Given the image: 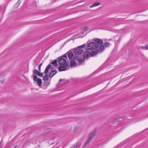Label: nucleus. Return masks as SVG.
Masks as SVG:
<instances>
[{"label": "nucleus", "mask_w": 148, "mask_h": 148, "mask_svg": "<svg viewBox=\"0 0 148 148\" xmlns=\"http://www.w3.org/2000/svg\"><path fill=\"white\" fill-rule=\"evenodd\" d=\"M44 84L45 85L48 86L50 84V82L45 81V82L44 83Z\"/></svg>", "instance_id": "412c9836"}, {"label": "nucleus", "mask_w": 148, "mask_h": 148, "mask_svg": "<svg viewBox=\"0 0 148 148\" xmlns=\"http://www.w3.org/2000/svg\"><path fill=\"white\" fill-rule=\"evenodd\" d=\"M86 35V33H84L83 35L82 36H80V37H82L84 36H85Z\"/></svg>", "instance_id": "cd10ccee"}, {"label": "nucleus", "mask_w": 148, "mask_h": 148, "mask_svg": "<svg viewBox=\"0 0 148 148\" xmlns=\"http://www.w3.org/2000/svg\"><path fill=\"white\" fill-rule=\"evenodd\" d=\"M59 59L58 60V63L60 65H66L68 64L67 62L66 59H67L66 56H64L61 57L59 58Z\"/></svg>", "instance_id": "7ed1b4c3"}, {"label": "nucleus", "mask_w": 148, "mask_h": 148, "mask_svg": "<svg viewBox=\"0 0 148 148\" xmlns=\"http://www.w3.org/2000/svg\"><path fill=\"white\" fill-rule=\"evenodd\" d=\"M94 41L100 44H102L103 43V41L102 40L98 38L95 39L94 40Z\"/></svg>", "instance_id": "9b49d317"}, {"label": "nucleus", "mask_w": 148, "mask_h": 148, "mask_svg": "<svg viewBox=\"0 0 148 148\" xmlns=\"http://www.w3.org/2000/svg\"><path fill=\"white\" fill-rule=\"evenodd\" d=\"M116 37H117V36L115 37V38H116Z\"/></svg>", "instance_id": "473e14b6"}, {"label": "nucleus", "mask_w": 148, "mask_h": 148, "mask_svg": "<svg viewBox=\"0 0 148 148\" xmlns=\"http://www.w3.org/2000/svg\"><path fill=\"white\" fill-rule=\"evenodd\" d=\"M63 65L60 66L58 68L59 71H66L67 69L68 64Z\"/></svg>", "instance_id": "423d86ee"}, {"label": "nucleus", "mask_w": 148, "mask_h": 148, "mask_svg": "<svg viewBox=\"0 0 148 148\" xmlns=\"http://www.w3.org/2000/svg\"><path fill=\"white\" fill-rule=\"evenodd\" d=\"M73 56V53L72 52L69 53L68 55V57L70 60H71Z\"/></svg>", "instance_id": "f3484780"}, {"label": "nucleus", "mask_w": 148, "mask_h": 148, "mask_svg": "<svg viewBox=\"0 0 148 148\" xmlns=\"http://www.w3.org/2000/svg\"><path fill=\"white\" fill-rule=\"evenodd\" d=\"M105 49V47L103 44L101 45L99 48V49L97 50L99 52L101 53L103 52Z\"/></svg>", "instance_id": "6e6552de"}, {"label": "nucleus", "mask_w": 148, "mask_h": 148, "mask_svg": "<svg viewBox=\"0 0 148 148\" xmlns=\"http://www.w3.org/2000/svg\"><path fill=\"white\" fill-rule=\"evenodd\" d=\"M110 44L108 42H107L104 43L103 45L105 47H108L109 46Z\"/></svg>", "instance_id": "aec40b11"}, {"label": "nucleus", "mask_w": 148, "mask_h": 148, "mask_svg": "<svg viewBox=\"0 0 148 148\" xmlns=\"http://www.w3.org/2000/svg\"><path fill=\"white\" fill-rule=\"evenodd\" d=\"M51 65L50 64H49L46 68L45 71L44 73L45 74H46L48 72L49 69L51 67Z\"/></svg>", "instance_id": "2eb2a0df"}, {"label": "nucleus", "mask_w": 148, "mask_h": 148, "mask_svg": "<svg viewBox=\"0 0 148 148\" xmlns=\"http://www.w3.org/2000/svg\"><path fill=\"white\" fill-rule=\"evenodd\" d=\"M39 71H38L37 69H35L33 73L37 75Z\"/></svg>", "instance_id": "393cba45"}, {"label": "nucleus", "mask_w": 148, "mask_h": 148, "mask_svg": "<svg viewBox=\"0 0 148 148\" xmlns=\"http://www.w3.org/2000/svg\"><path fill=\"white\" fill-rule=\"evenodd\" d=\"M101 4V3L100 2H97L94 3L90 5V8L94 7L95 6H96L99 5Z\"/></svg>", "instance_id": "dca6fc26"}, {"label": "nucleus", "mask_w": 148, "mask_h": 148, "mask_svg": "<svg viewBox=\"0 0 148 148\" xmlns=\"http://www.w3.org/2000/svg\"><path fill=\"white\" fill-rule=\"evenodd\" d=\"M70 65L71 67H74L76 66L77 64L74 60H72L70 62Z\"/></svg>", "instance_id": "1a4fd4ad"}, {"label": "nucleus", "mask_w": 148, "mask_h": 148, "mask_svg": "<svg viewBox=\"0 0 148 148\" xmlns=\"http://www.w3.org/2000/svg\"><path fill=\"white\" fill-rule=\"evenodd\" d=\"M82 125L81 123H78L77 124V126L75 127L74 128V130L75 131H77L78 130H79L80 129V128L82 127Z\"/></svg>", "instance_id": "f8f14e48"}, {"label": "nucleus", "mask_w": 148, "mask_h": 148, "mask_svg": "<svg viewBox=\"0 0 148 148\" xmlns=\"http://www.w3.org/2000/svg\"><path fill=\"white\" fill-rule=\"evenodd\" d=\"M37 75L38 76L42 77L43 75V74L42 73L40 72L39 71Z\"/></svg>", "instance_id": "a878e982"}, {"label": "nucleus", "mask_w": 148, "mask_h": 148, "mask_svg": "<svg viewBox=\"0 0 148 148\" xmlns=\"http://www.w3.org/2000/svg\"><path fill=\"white\" fill-rule=\"evenodd\" d=\"M5 75L3 73L0 74V82L3 83L5 79Z\"/></svg>", "instance_id": "0eeeda50"}, {"label": "nucleus", "mask_w": 148, "mask_h": 148, "mask_svg": "<svg viewBox=\"0 0 148 148\" xmlns=\"http://www.w3.org/2000/svg\"><path fill=\"white\" fill-rule=\"evenodd\" d=\"M21 3V2H20L19 1H18V2L14 6L15 7H17L18 6L20 5Z\"/></svg>", "instance_id": "4be33fe9"}, {"label": "nucleus", "mask_w": 148, "mask_h": 148, "mask_svg": "<svg viewBox=\"0 0 148 148\" xmlns=\"http://www.w3.org/2000/svg\"><path fill=\"white\" fill-rule=\"evenodd\" d=\"M99 51L97 50L93 51L91 53V55L92 56H94L96 55Z\"/></svg>", "instance_id": "ddd939ff"}, {"label": "nucleus", "mask_w": 148, "mask_h": 148, "mask_svg": "<svg viewBox=\"0 0 148 148\" xmlns=\"http://www.w3.org/2000/svg\"><path fill=\"white\" fill-rule=\"evenodd\" d=\"M65 81V80L64 79H60L59 80V82H61V81Z\"/></svg>", "instance_id": "7c9ffc66"}, {"label": "nucleus", "mask_w": 148, "mask_h": 148, "mask_svg": "<svg viewBox=\"0 0 148 148\" xmlns=\"http://www.w3.org/2000/svg\"><path fill=\"white\" fill-rule=\"evenodd\" d=\"M99 46V45L97 43L92 42L88 44L87 45H86L85 47L87 50H90L97 48Z\"/></svg>", "instance_id": "f257e3e1"}, {"label": "nucleus", "mask_w": 148, "mask_h": 148, "mask_svg": "<svg viewBox=\"0 0 148 148\" xmlns=\"http://www.w3.org/2000/svg\"><path fill=\"white\" fill-rule=\"evenodd\" d=\"M33 80L34 82H37V83L39 87H40L41 86L42 84V80L40 78H38L36 75H34Z\"/></svg>", "instance_id": "39448f33"}, {"label": "nucleus", "mask_w": 148, "mask_h": 148, "mask_svg": "<svg viewBox=\"0 0 148 148\" xmlns=\"http://www.w3.org/2000/svg\"><path fill=\"white\" fill-rule=\"evenodd\" d=\"M145 48L146 50H148V46H146Z\"/></svg>", "instance_id": "c756f323"}, {"label": "nucleus", "mask_w": 148, "mask_h": 148, "mask_svg": "<svg viewBox=\"0 0 148 148\" xmlns=\"http://www.w3.org/2000/svg\"><path fill=\"white\" fill-rule=\"evenodd\" d=\"M49 77L48 75H47L44 76L43 78V80L44 81H47L49 79Z\"/></svg>", "instance_id": "a211bd4d"}, {"label": "nucleus", "mask_w": 148, "mask_h": 148, "mask_svg": "<svg viewBox=\"0 0 148 148\" xmlns=\"http://www.w3.org/2000/svg\"><path fill=\"white\" fill-rule=\"evenodd\" d=\"M57 73L56 70H53L50 73L49 76L50 77H52Z\"/></svg>", "instance_id": "4468645a"}, {"label": "nucleus", "mask_w": 148, "mask_h": 148, "mask_svg": "<svg viewBox=\"0 0 148 148\" xmlns=\"http://www.w3.org/2000/svg\"><path fill=\"white\" fill-rule=\"evenodd\" d=\"M86 45L83 44L77 48L75 49L74 50V53L76 55H80L82 53L83 51V50L82 49H84Z\"/></svg>", "instance_id": "f03ea898"}, {"label": "nucleus", "mask_w": 148, "mask_h": 148, "mask_svg": "<svg viewBox=\"0 0 148 148\" xmlns=\"http://www.w3.org/2000/svg\"><path fill=\"white\" fill-rule=\"evenodd\" d=\"M17 145H16L13 148H16L17 147Z\"/></svg>", "instance_id": "2f4dec72"}, {"label": "nucleus", "mask_w": 148, "mask_h": 148, "mask_svg": "<svg viewBox=\"0 0 148 148\" xmlns=\"http://www.w3.org/2000/svg\"><path fill=\"white\" fill-rule=\"evenodd\" d=\"M89 28L87 27H85L84 28L83 30L84 31H87L89 30Z\"/></svg>", "instance_id": "5701e85b"}, {"label": "nucleus", "mask_w": 148, "mask_h": 148, "mask_svg": "<svg viewBox=\"0 0 148 148\" xmlns=\"http://www.w3.org/2000/svg\"><path fill=\"white\" fill-rule=\"evenodd\" d=\"M42 63H41L38 66V69H39V71H40L41 67L42 66Z\"/></svg>", "instance_id": "bb28decb"}, {"label": "nucleus", "mask_w": 148, "mask_h": 148, "mask_svg": "<svg viewBox=\"0 0 148 148\" xmlns=\"http://www.w3.org/2000/svg\"><path fill=\"white\" fill-rule=\"evenodd\" d=\"M95 134L96 131H94L90 134L88 138L85 143L83 147L86 146L90 142V140L95 135Z\"/></svg>", "instance_id": "20e7f679"}, {"label": "nucleus", "mask_w": 148, "mask_h": 148, "mask_svg": "<svg viewBox=\"0 0 148 148\" xmlns=\"http://www.w3.org/2000/svg\"><path fill=\"white\" fill-rule=\"evenodd\" d=\"M90 55V53L88 51L85 52L84 54V59L87 58Z\"/></svg>", "instance_id": "9d476101"}, {"label": "nucleus", "mask_w": 148, "mask_h": 148, "mask_svg": "<svg viewBox=\"0 0 148 148\" xmlns=\"http://www.w3.org/2000/svg\"><path fill=\"white\" fill-rule=\"evenodd\" d=\"M78 61V62L79 63V64H80L82 62L84 61V60L82 58L79 59Z\"/></svg>", "instance_id": "b1692460"}, {"label": "nucleus", "mask_w": 148, "mask_h": 148, "mask_svg": "<svg viewBox=\"0 0 148 148\" xmlns=\"http://www.w3.org/2000/svg\"><path fill=\"white\" fill-rule=\"evenodd\" d=\"M57 60H54L52 62L51 64L56 67L57 66Z\"/></svg>", "instance_id": "6ab92c4d"}, {"label": "nucleus", "mask_w": 148, "mask_h": 148, "mask_svg": "<svg viewBox=\"0 0 148 148\" xmlns=\"http://www.w3.org/2000/svg\"><path fill=\"white\" fill-rule=\"evenodd\" d=\"M49 136H50L49 135H48V137L46 138V139H50L51 138L49 137Z\"/></svg>", "instance_id": "c85d7f7f"}]
</instances>
